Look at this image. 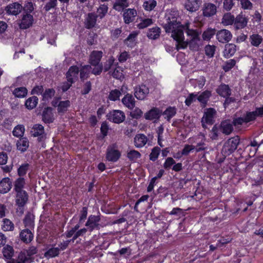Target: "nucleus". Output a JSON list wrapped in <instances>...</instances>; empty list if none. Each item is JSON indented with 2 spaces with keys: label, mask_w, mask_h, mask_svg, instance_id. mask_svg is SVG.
I'll list each match as a JSON object with an SVG mask.
<instances>
[{
  "label": "nucleus",
  "mask_w": 263,
  "mask_h": 263,
  "mask_svg": "<svg viewBox=\"0 0 263 263\" xmlns=\"http://www.w3.org/2000/svg\"><path fill=\"white\" fill-rule=\"evenodd\" d=\"M257 117H263V105L256 107L254 111H246L242 117L234 118L233 124L236 128H238L243 124L255 121Z\"/></svg>",
  "instance_id": "1"
},
{
  "label": "nucleus",
  "mask_w": 263,
  "mask_h": 263,
  "mask_svg": "<svg viewBox=\"0 0 263 263\" xmlns=\"http://www.w3.org/2000/svg\"><path fill=\"white\" fill-rule=\"evenodd\" d=\"M177 18V17H168L167 19V24L164 26L166 32H172V37L177 42H180L184 40L183 27L182 25L177 26L171 21V18Z\"/></svg>",
  "instance_id": "2"
},
{
  "label": "nucleus",
  "mask_w": 263,
  "mask_h": 263,
  "mask_svg": "<svg viewBox=\"0 0 263 263\" xmlns=\"http://www.w3.org/2000/svg\"><path fill=\"white\" fill-rule=\"evenodd\" d=\"M240 142V138L238 136L231 137L227 140L224 143L221 153L225 156H229L237 149Z\"/></svg>",
  "instance_id": "3"
},
{
  "label": "nucleus",
  "mask_w": 263,
  "mask_h": 263,
  "mask_svg": "<svg viewBox=\"0 0 263 263\" xmlns=\"http://www.w3.org/2000/svg\"><path fill=\"white\" fill-rule=\"evenodd\" d=\"M106 117L108 121L116 124L123 123L126 118L124 112L119 109H112L109 111Z\"/></svg>",
  "instance_id": "4"
},
{
  "label": "nucleus",
  "mask_w": 263,
  "mask_h": 263,
  "mask_svg": "<svg viewBox=\"0 0 263 263\" xmlns=\"http://www.w3.org/2000/svg\"><path fill=\"white\" fill-rule=\"evenodd\" d=\"M216 115V111L214 108H206L201 119V124L203 128L206 127L205 124L213 125L215 122V118Z\"/></svg>",
  "instance_id": "5"
},
{
  "label": "nucleus",
  "mask_w": 263,
  "mask_h": 263,
  "mask_svg": "<svg viewBox=\"0 0 263 263\" xmlns=\"http://www.w3.org/2000/svg\"><path fill=\"white\" fill-rule=\"evenodd\" d=\"M15 192V204L17 206L18 209L21 211L22 213H23L24 212V208L28 201V194L26 191H21Z\"/></svg>",
  "instance_id": "6"
},
{
  "label": "nucleus",
  "mask_w": 263,
  "mask_h": 263,
  "mask_svg": "<svg viewBox=\"0 0 263 263\" xmlns=\"http://www.w3.org/2000/svg\"><path fill=\"white\" fill-rule=\"evenodd\" d=\"M98 215H90L87 219L85 226L90 232H92L94 230H99L100 229L101 225L99 224V222L101 220V216L100 213Z\"/></svg>",
  "instance_id": "7"
},
{
  "label": "nucleus",
  "mask_w": 263,
  "mask_h": 263,
  "mask_svg": "<svg viewBox=\"0 0 263 263\" xmlns=\"http://www.w3.org/2000/svg\"><path fill=\"white\" fill-rule=\"evenodd\" d=\"M121 156V152L116 149L114 145H109L107 147L105 156V158L107 161L115 163L119 160Z\"/></svg>",
  "instance_id": "8"
},
{
  "label": "nucleus",
  "mask_w": 263,
  "mask_h": 263,
  "mask_svg": "<svg viewBox=\"0 0 263 263\" xmlns=\"http://www.w3.org/2000/svg\"><path fill=\"white\" fill-rule=\"evenodd\" d=\"M30 134L33 137H37V141L40 142L44 141L46 138L44 127L42 124L33 125L30 130Z\"/></svg>",
  "instance_id": "9"
},
{
  "label": "nucleus",
  "mask_w": 263,
  "mask_h": 263,
  "mask_svg": "<svg viewBox=\"0 0 263 263\" xmlns=\"http://www.w3.org/2000/svg\"><path fill=\"white\" fill-rule=\"evenodd\" d=\"M162 115V110L157 107H153L144 114V118L147 120L158 121Z\"/></svg>",
  "instance_id": "10"
},
{
  "label": "nucleus",
  "mask_w": 263,
  "mask_h": 263,
  "mask_svg": "<svg viewBox=\"0 0 263 263\" xmlns=\"http://www.w3.org/2000/svg\"><path fill=\"white\" fill-rule=\"evenodd\" d=\"M149 93V88L142 84L136 86L134 89V96L139 100H144Z\"/></svg>",
  "instance_id": "11"
},
{
  "label": "nucleus",
  "mask_w": 263,
  "mask_h": 263,
  "mask_svg": "<svg viewBox=\"0 0 263 263\" xmlns=\"http://www.w3.org/2000/svg\"><path fill=\"white\" fill-rule=\"evenodd\" d=\"M135 96L132 94L127 93L121 100V102L124 107L128 109L133 110L136 106Z\"/></svg>",
  "instance_id": "12"
},
{
  "label": "nucleus",
  "mask_w": 263,
  "mask_h": 263,
  "mask_svg": "<svg viewBox=\"0 0 263 263\" xmlns=\"http://www.w3.org/2000/svg\"><path fill=\"white\" fill-rule=\"evenodd\" d=\"M79 73V69L77 66H70L66 74L67 82L73 83L78 79Z\"/></svg>",
  "instance_id": "13"
},
{
  "label": "nucleus",
  "mask_w": 263,
  "mask_h": 263,
  "mask_svg": "<svg viewBox=\"0 0 263 263\" xmlns=\"http://www.w3.org/2000/svg\"><path fill=\"white\" fill-rule=\"evenodd\" d=\"M233 126H235L233 121L231 123L229 120H222L219 125L220 132L225 135H229L232 133L234 130Z\"/></svg>",
  "instance_id": "14"
},
{
  "label": "nucleus",
  "mask_w": 263,
  "mask_h": 263,
  "mask_svg": "<svg viewBox=\"0 0 263 263\" xmlns=\"http://www.w3.org/2000/svg\"><path fill=\"white\" fill-rule=\"evenodd\" d=\"M103 57V52L99 50H93L90 54L88 59L89 65H97L101 64V59Z\"/></svg>",
  "instance_id": "15"
},
{
  "label": "nucleus",
  "mask_w": 263,
  "mask_h": 263,
  "mask_svg": "<svg viewBox=\"0 0 263 263\" xmlns=\"http://www.w3.org/2000/svg\"><path fill=\"white\" fill-rule=\"evenodd\" d=\"M51 107H45L42 112V121L46 124H50L54 120V115Z\"/></svg>",
  "instance_id": "16"
},
{
  "label": "nucleus",
  "mask_w": 263,
  "mask_h": 263,
  "mask_svg": "<svg viewBox=\"0 0 263 263\" xmlns=\"http://www.w3.org/2000/svg\"><path fill=\"white\" fill-rule=\"evenodd\" d=\"M232 34L228 30L222 29L218 31L216 33L217 40L222 43H226L229 42L232 39Z\"/></svg>",
  "instance_id": "17"
},
{
  "label": "nucleus",
  "mask_w": 263,
  "mask_h": 263,
  "mask_svg": "<svg viewBox=\"0 0 263 263\" xmlns=\"http://www.w3.org/2000/svg\"><path fill=\"white\" fill-rule=\"evenodd\" d=\"M19 235L21 241L26 244L31 242L34 237L33 233L28 228L22 230Z\"/></svg>",
  "instance_id": "18"
},
{
  "label": "nucleus",
  "mask_w": 263,
  "mask_h": 263,
  "mask_svg": "<svg viewBox=\"0 0 263 263\" xmlns=\"http://www.w3.org/2000/svg\"><path fill=\"white\" fill-rule=\"evenodd\" d=\"M216 93L221 97L231 96L232 89L228 84L222 83L216 89Z\"/></svg>",
  "instance_id": "19"
},
{
  "label": "nucleus",
  "mask_w": 263,
  "mask_h": 263,
  "mask_svg": "<svg viewBox=\"0 0 263 263\" xmlns=\"http://www.w3.org/2000/svg\"><path fill=\"white\" fill-rule=\"evenodd\" d=\"M22 6L17 3L10 4L5 8V10L8 15H17L22 10Z\"/></svg>",
  "instance_id": "20"
},
{
  "label": "nucleus",
  "mask_w": 263,
  "mask_h": 263,
  "mask_svg": "<svg viewBox=\"0 0 263 263\" xmlns=\"http://www.w3.org/2000/svg\"><path fill=\"white\" fill-rule=\"evenodd\" d=\"M204 16H212L216 14V6L212 3H205L202 9Z\"/></svg>",
  "instance_id": "21"
},
{
  "label": "nucleus",
  "mask_w": 263,
  "mask_h": 263,
  "mask_svg": "<svg viewBox=\"0 0 263 263\" xmlns=\"http://www.w3.org/2000/svg\"><path fill=\"white\" fill-rule=\"evenodd\" d=\"M12 187V182L9 177H5L0 181V193L6 194L9 192Z\"/></svg>",
  "instance_id": "22"
},
{
  "label": "nucleus",
  "mask_w": 263,
  "mask_h": 263,
  "mask_svg": "<svg viewBox=\"0 0 263 263\" xmlns=\"http://www.w3.org/2000/svg\"><path fill=\"white\" fill-rule=\"evenodd\" d=\"M212 96V92L209 90H205L202 92L197 97V100L201 103L203 107H205L210 98Z\"/></svg>",
  "instance_id": "23"
},
{
  "label": "nucleus",
  "mask_w": 263,
  "mask_h": 263,
  "mask_svg": "<svg viewBox=\"0 0 263 263\" xmlns=\"http://www.w3.org/2000/svg\"><path fill=\"white\" fill-rule=\"evenodd\" d=\"M118 65V62L116 61L115 58L113 56H110L103 65V71L104 72H109Z\"/></svg>",
  "instance_id": "24"
},
{
  "label": "nucleus",
  "mask_w": 263,
  "mask_h": 263,
  "mask_svg": "<svg viewBox=\"0 0 263 263\" xmlns=\"http://www.w3.org/2000/svg\"><path fill=\"white\" fill-rule=\"evenodd\" d=\"M201 3V0H187L185 6L187 10L195 12L199 8Z\"/></svg>",
  "instance_id": "25"
},
{
  "label": "nucleus",
  "mask_w": 263,
  "mask_h": 263,
  "mask_svg": "<svg viewBox=\"0 0 263 263\" xmlns=\"http://www.w3.org/2000/svg\"><path fill=\"white\" fill-rule=\"evenodd\" d=\"M17 149L21 153L26 152L29 146V142L27 137L20 138L16 142Z\"/></svg>",
  "instance_id": "26"
},
{
  "label": "nucleus",
  "mask_w": 263,
  "mask_h": 263,
  "mask_svg": "<svg viewBox=\"0 0 263 263\" xmlns=\"http://www.w3.org/2000/svg\"><path fill=\"white\" fill-rule=\"evenodd\" d=\"M147 142V138L143 134L137 135L134 138L135 145L138 148L143 147Z\"/></svg>",
  "instance_id": "27"
},
{
  "label": "nucleus",
  "mask_w": 263,
  "mask_h": 263,
  "mask_svg": "<svg viewBox=\"0 0 263 263\" xmlns=\"http://www.w3.org/2000/svg\"><path fill=\"white\" fill-rule=\"evenodd\" d=\"M248 22L247 17H235L233 27L235 30L243 29L247 26Z\"/></svg>",
  "instance_id": "28"
},
{
  "label": "nucleus",
  "mask_w": 263,
  "mask_h": 263,
  "mask_svg": "<svg viewBox=\"0 0 263 263\" xmlns=\"http://www.w3.org/2000/svg\"><path fill=\"white\" fill-rule=\"evenodd\" d=\"M236 51V46L233 44H228L225 45L223 51V56L226 58H229L232 57Z\"/></svg>",
  "instance_id": "29"
},
{
  "label": "nucleus",
  "mask_w": 263,
  "mask_h": 263,
  "mask_svg": "<svg viewBox=\"0 0 263 263\" xmlns=\"http://www.w3.org/2000/svg\"><path fill=\"white\" fill-rule=\"evenodd\" d=\"M177 113V109L175 107L169 106L163 112L162 115L164 116V118L168 121L170 122L171 119L174 117Z\"/></svg>",
  "instance_id": "30"
},
{
  "label": "nucleus",
  "mask_w": 263,
  "mask_h": 263,
  "mask_svg": "<svg viewBox=\"0 0 263 263\" xmlns=\"http://www.w3.org/2000/svg\"><path fill=\"white\" fill-rule=\"evenodd\" d=\"M33 22V17H22L18 24L21 29H26L32 26Z\"/></svg>",
  "instance_id": "31"
},
{
  "label": "nucleus",
  "mask_w": 263,
  "mask_h": 263,
  "mask_svg": "<svg viewBox=\"0 0 263 263\" xmlns=\"http://www.w3.org/2000/svg\"><path fill=\"white\" fill-rule=\"evenodd\" d=\"M138 34V33L136 31H133L130 33L124 41V44L129 47H134L136 45L135 41Z\"/></svg>",
  "instance_id": "32"
},
{
  "label": "nucleus",
  "mask_w": 263,
  "mask_h": 263,
  "mask_svg": "<svg viewBox=\"0 0 263 263\" xmlns=\"http://www.w3.org/2000/svg\"><path fill=\"white\" fill-rule=\"evenodd\" d=\"M4 248L3 249L2 253L4 256V257L5 259L10 260L13 257L14 253V251L12 246L7 245L6 246H3Z\"/></svg>",
  "instance_id": "33"
},
{
  "label": "nucleus",
  "mask_w": 263,
  "mask_h": 263,
  "mask_svg": "<svg viewBox=\"0 0 263 263\" xmlns=\"http://www.w3.org/2000/svg\"><path fill=\"white\" fill-rule=\"evenodd\" d=\"M26 184V181L24 177H20L16 178L14 182L13 190L15 192L24 191V188Z\"/></svg>",
  "instance_id": "34"
},
{
  "label": "nucleus",
  "mask_w": 263,
  "mask_h": 263,
  "mask_svg": "<svg viewBox=\"0 0 263 263\" xmlns=\"http://www.w3.org/2000/svg\"><path fill=\"white\" fill-rule=\"evenodd\" d=\"M90 69H91L90 65H85L83 66L81 69L79 70L80 77L81 81H84L89 78Z\"/></svg>",
  "instance_id": "35"
},
{
  "label": "nucleus",
  "mask_w": 263,
  "mask_h": 263,
  "mask_svg": "<svg viewBox=\"0 0 263 263\" xmlns=\"http://www.w3.org/2000/svg\"><path fill=\"white\" fill-rule=\"evenodd\" d=\"M70 106V102L69 100L61 101L59 102L57 111L59 114H64Z\"/></svg>",
  "instance_id": "36"
},
{
  "label": "nucleus",
  "mask_w": 263,
  "mask_h": 263,
  "mask_svg": "<svg viewBox=\"0 0 263 263\" xmlns=\"http://www.w3.org/2000/svg\"><path fill=\"white\" fill-rule=\"evenodd\" d=\"M38 101L39 99L36 96H32L26 100L25 105L28 109L31 110L36 107Z\"/></svg>",
  "instance_id": "37"
},
{
  "label": "nucleus",
  "mask_w": 263,
  "mask_h": 263,
  "mask_svg": "<svg viewBox=\"0 0 263 263\" xmlns=\"http://www.w3.org/2000/svg\"><path fill=\"white\" fill-rule=\"evenodd\" d=\"M60 253L59 248L52 246L45 252L44 256L47 258H53L58 256Z\"/></svg>",
  "instance_id": "38"
},
{
  "label": "nucleus",
  "mask_w": 263,
  "mask_h": 263,
  "mask_svg": "<svg viewBox=\"0 0 263 263\" xmlns=\"http://www.w3.org/2000/svg\"><path fill=\"white\" fill-rule=\"evenodd\" d=\"M25 128L24 125L22 124L17 125L14 127L12 131V135L15 137L22 138L24 137Z\"/></svg>",
  "instance_id": "39"
},
{
  "label": "nucleus",
  "mask_w": 263,
  "mask_h": 263,
  "mask_svg": "<svg viewBox=\"0 0 263 263\" xmlns=\"http://www.w3.org/2000/svg\"><path fill=\"white\" fill-rule=\"evenodd\" d=\"M161 30L158 27H153L148 30L147 36L149 39L156 40L160 36Z\"/></svg>",
  "instance_id": "40"
},
{
  "label": "nucleus",
  "mask_w": 263,
  "mask_h": 263,
  "mask_svg": "<svg viewBox=\"0 0 263 263\" xmlns=\"http://www.w3.org/2000/svg\"><path fill=\"white\" fill-rule=\"evenodd\" d=\"M14 260L17 263H31L33 262V259H30L25 253V252L21 251L14 259Z\"/></svg>",
  "instance_id": "41"
},
{
  "label": "nucleus",
  "mask_w": 263,
  "mask_h": 263,
  "mask_svg": "<svg viewBox=\"0 0 263 263\" xmlns=\"http://www.w3.org/2000/svg\"><path fill=\"white\" fill-rule=\"evenodd\" d=\"M121 95V91L119 89H112L110 91L107 99L108 100L115 102L120 100V97Z\"/></svg>",
  "instance_id": "42"
},
{
  "label": "nucleus",
  "mask_w": 263,
  "mask_h": 263,
  "mask_svg": "<svg viewBox=\"0 0 263 263\" xmlns=\"http://www.w3.org/2000/svg\"><path fill=\"white\" fill-rule=\"evenodd\" d=\"M27 89L25 87H20L15 88L12 93L16 98H22L27 96Z\"/></svg>",
  "instance_id": "43"
},
{
  "label": "nucleus",
  "mask_w": 263,
  "mask_h": 263,
  "mask_svg": "<svg viewBox=\"0 0 263 263\" xmlns=\"http://www.w3.org/2000/svg\"><path fill=\"white\" fill-rule=\"evenodd\" d=\"M262 41V36L258 34L255 33L250 36V42L253 46L258 47Z\"/></svg>",
  "instance_id": "44"
},
{
  "label": "nucleus",
  "mask_w": 263,
  "mask_h": 263,
  "mask_svg": "<svg viewBox=\"0 0 263 263\" xmlns=\"http://www.w3.org/2000/svg\"><path fill=\"white\" fill-rule=\"evenodd\" d=\"M2 222L1 228L4 231H12L14 230V224L10 219L4 218Z\"/></svg>",
  "instance_id": "45"
},
{
  "label": "nucleus",
  "mask_w": 263,
  "mask_h": 263,
  "mask_svg": "<svg viewBox=\"0 0 263 263\" xmlns=\"http://www.w3.org/2000/svg\"><path fill=\"white\" fill-rule=\"evenodd\" d=\"M216 30L211 28H208L206 30L203 31L202 34V39L204 41H210L213 36L216 34Z\"/></svg>",
  "instance_id": "46"
},
{
  "label": "nucleus",
  "mask_w": 263,
  "mask_h": 263,
  "mask_svg": "<svg viewBox=\"0 0 263 263\" xmlns=\"http://www.w3.org/2000/svg\"><path fill=\"white\" fill-rule=\"evenodd\" d=\"M30 167V165L28 163H24L22 164L17 168V175L20 177H24L28 171Z\"/></svg>",
  "instance_id": "47"
},
{
  "label": "nucleus",
  "mask_w": 263,
  "mask_h": 263,
  "mask_svg": "<svg viewBox=\"0 0 263 263\" xmlns=\"http://www.w3.org/2000/svg\"><path fill=\"white\" fill-rule=\"evenodd\" d=\"M23 223L24 226L29 229L33 228L34 221L32 218L31 214L30 213H28L26 215L23 220Z\"/></svg>",
  "instance_id": "48"
},
{
  "label": "nucleus",
  "mask_w": 263,
  "mask_h": 263,
  "mask_svg": "<svg viewBox=\"0 0 263 263\" xmlns=\"http://www.w3.org/2000/svg\"><path fill=\"white\" fill-rule=\"evenodd\" d=\"M220 130L219 125L215 124L210 132V137L212 140H217Z\"/></svg>",
  "instance_id": "49"
},
{
  "label": "nucleus",
  "mask_w": 263,
  "mask_h": 263,
  "mask_svg": "<svg viewBox=\"0 0 263 263\" xmlns=\"http://www.w3.org/2000/svg\"><path fill=\"white\" fill-rule=\"evenodd\" d=\"M121 68V67L119 66L118 64L117 66H116L111 71H110L109 73L111 74L113 78L116 79H120L123 76V73Z\"/></svg>",
  "instance_id": "50"
},
{
  "label": "nucleus",
  "mask_w": 263,
  "mask_h": 263,
  "mask_svg": "<svg viewBox=\"0 0 263 263\" xmlns=\"http://www.w3.org/2000/svg\"><path fill=\"white\" fill-rule=\"evenodd\" d=\"M128 0H117L114 5V8L119 11L128 6Z\"/></svg>",
  "instance_id": "51"
},
{
  "label": "nucleus",
  "mask_w": 263,
  "mask_h": 263,
  "mask_svg": "<svg viewBox=\"0 0 263 263\" xmlns=\"http://www.w3.org/2000/svg\"><path fill=\"white\" fill-rule=\"evenodd\" d=\"M141 156V154L136 150H131L127 154V158L132 162H135L138 159L140 158Z\"/></svg>",
  "instance_id": "52"
},
{
  "label": "nucleus",
  "mask_w": 263,
  "mask_h": 263,
  "mask_svg": "<svg viewBox=\"0 0 263 263\" xmlns=\"http://www.w3.org/2000/svg\"><path fill=\"white\" fill-rule=\"evenodd\" d=\"M216 50V46L215 45H211L208 44L204 47V52L205 55L209 58H213L214 55Z\"/></svg>",
  "instance_id": "53"
},
{
  "label": "nucleus",
  "mask_w": 263,
  "mask_h": 263,
  "mask_svg": "<svg viewBox=\"0 0 263 263\" xmlns=\"http://www.w3.org/2000/svg\"><path fill=\"white\" fill-rule=\"evenodd\" d=\"M160 148L158 146H155L152 149V152L149 154V160L155 162L158 158L160 153Z\"/></svg>",
  "instance_id": "54"
},
{
  "label": "nucleus",
  "mask_w": 263,
  "mask_h": 263,
  "mask_svg": "<svg viewBox=\"0 0 263 263\" xmlns=\"http://www.w3.org/2000/svg\"><path fill=\"white\" fill-rule=\"evenodd\" d=\"M35 7V5L33 4L31 2H27L24 7V10L27 14L26 15H24L23 16H32L31 15L29 16V14L33 11Z\"/></svg>",
  "instance_id": "55"
},
{
  "label": "nucleus",
  "mask_w": 263,
  "mask_h": 263,
  "mask_svg": "<svg viewBox=\"0 0 263 263\" xmlns=\"http://www.w3.org/2000/svg\"><path fill=\"white\" fill-rule=\"evenodd\" d=\"M97 17H86L85 22V27L88 29H90L95 27L97 22Z\"/></svg>",
  "instance_id": "56"
},
{
  "label": "nucleus",
  "mask_w": 263,
  "mask_h": 263,
  "mask_svg": "<svg viewBox=\"0 0 263 263\" xmlns=\"http://www.w3.org/2000/svg\"><path fill=\"white\" fill-rule=\"evenodd\" d=\"M236 61L234 59H230L227 61L223 66L222 69L225 72H228L231 70L236 65Z\"/></svg>",
  "instance_id": "57"
},
{
  "label": "nucleus",
  "mask_w": 263,
  "mask_h": 263,
  "mask_svg": "<svg viewBox=\"0 0 263 263\" xmlns=\"http://www.w3.org/2000/svg\"><path fill=\"white\" fill-rule=\"evenodd\" d=\"M23 251L25 252L26 255L29 257L30 259H33V260H34L33 255L36 254L37 252L36 248L34 246L30 247L28 249L24 250Z\"/></svg>",
  "instance_id": "58"
},
{
  "label": "nucleus",
  "mask_w": 263,
  "mask_h": 263,
  "mask_svg": "<svg viewBox=\"0 0 263 263\" xmlns=\"http://www.w3.org/2000/svg\"><path fill=\"white\" fill-rule=\"evenodd\" d=\"M134 110L130 112L129 116L133 119H140L143 114V112L141 109L139 107H135Z\"/></svg>",
  "instance_id": "59"
},
{
  "label": "nucleus",
  "mask_w": 263,
  "mask_h": 263,
  "mask_svg": "<svg viewBox=\"0 0 263 263\" xmlns=\"http://www.w3.org/2000/svg\"><path fill=\"white\" fill-rule=\"evenodd\" d=\"M55 93V91L53 88L46 89L43 94V99L45 100H48L54 96Z\"/></svg>",
  "instance_id": "60"
},
{
  "label": "nucleus",
  "mask_w": 263,
  "mask_h": 263,
  "mask_svg": "<svg viewBox=\"0 0 263 263\" xmlns=\"http://www.w3.org/2000/svg\"><path fill=\"white\" fill-rule=\"evenodd\" d=\"M87 228H83L76 231L74 236L72 238V242H74L76 239L81 236H83L87 232Z\"/></svg>",
  "instance_id": "61"
},
{
  "label": "nucleus",
  "mask_w": 263,
  "mask_h": 263,
  "mask_svg": "<svg viewBox=\"0 0 263 263\" xmlns=\"http://www.w3.org/2000/svg\"><path fill=\"white\" fill-rule=\"evenodd\" d=\"M88 214V208L83 206L80 211L79 215V223L83 222L86 219Z\"/></svg>",
  "instance_id": "62"
},
{
  "label": "nucleus",
  "mask_w": 263,
  "mask_h": 263,
  "mask_svg": "<svg viewBox=\"0 0 263 263\" xmlns=\"http://www.w3.org/2000/svg\"><path fill=\"white\" fill-rule=\"evenodd\" d=\"M197 95L191 93L189 95L185 100V104L186 106H190L191 105L196 101Z\"/></svg>",
  "instance_id": "63"
},
{
  "label": "nucleus",
  "mask_w": 263,
  "mask_h": 263,
  "mask_svg": "<svg viewBox=\"0 0 263 263\" xmlns=\"http://www.w3.org/2000/svg\"><path fill=\"white\" fill-rule=\"evenodd\" d=\"M175 164V161L173 158L167 157L163 164V167L166 170H169Z\"/></svg>",
  "instance_id": "64"
}]
</instances>
